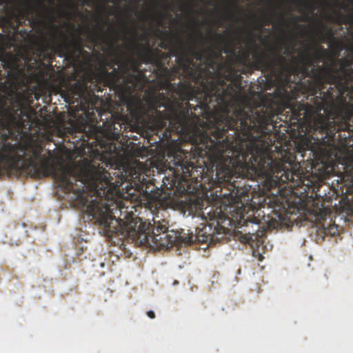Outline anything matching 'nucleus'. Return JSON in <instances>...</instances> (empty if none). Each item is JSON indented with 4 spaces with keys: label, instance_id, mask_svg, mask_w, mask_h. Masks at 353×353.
I'll return each instance as SVG.
<instances>
[{
    "label": "nucleus",
    "instance_id": "26",
    "mask_svg": "<svg viewBox=\"0 0 353 353\" xmlns=\"http://www.w3.org/2000/svg\"><path fill=\"white\" fill-rule=\"evenodd\" d=\"M44 57H45V58H46V59H51V57H52V54H51L50 53L47 52V53L45 54Z\"/></svg>",
    "mask_w": 353,
    "mask_h": 353
},
{
    "label": "nucleus",
    "instance_id": "9",
    "mask_svg": "<svg viewBox=\"0 0 353 353\" xmlns=\"http://www.w3.org/2000/svg\"><path fill=\"white\" fill-rule=\"evenodd\" d=\"M52 37L54 42V50L60 57L74 61L83 52L81 39L79 37L72 34L70 41L65 38L59 43H55L56 36L54 34Z\"/></svg>",
    "mask_w": 353,
    "mask_h": 353
},
{
    "label": "nucleus",
    "instance_id": "31",
    "mask_svg": "<svg viewBox=\"0 0 353 353\" xmlns=\"http://www.w3.org/2000/svg\"><path fill=\"white\" fill-rule=\"evenodd\" d=\"M178 283H179V282H178L177 281H174V283H173V284H174V285H177Z\"/></svg>",
    "mask_w": 353,
    "mask_h": 353
},
{
    "label": "nucleus",
    "instance_id": "20",
    "mask_svg": "<svg viewBox=\"0 0 353 353\" xmlns=\"http://www.w3.org/2000/svg\"><path fill=\"white\" fill-rule=\"evenodd\" d=\"M159 47L165 50H167L168 48V45L164 41H162L159 43Z\"/></svg>",
    "mask_w": 353,
    "mask_h": 353
},
{
    "label": "nucleus",
    "instance_id": "16",
    "mask_svg": "<svg viewBox=\"0 0 353 353\" xmlns=\"http://www.w3.org/2000/svg\"><path fill=\"white\" fill-rule=\"evenodd\" d=\"M325 232L329 233L332 236H335L339 233L338 226H336L335 224L330 225L325 228Z\"/></svg>",
    "mask_w": 353,
    "mask_h": 353
},
{
    "label": "nucleus",
    "instance_id": "21",
    "mask_svg": "<svg viewBox=\"0 0 353 353\" xmlns=\"http://www.w3.org/2000/svg\"><path fill=\"white\" fill-rule=\"evenodd\" d=\"M347 21L343 22V23H347L349 21L353 22V14H350L347 17Z\"/></svg>",
    "mask_w": 353,
    "mask_h": 353
},
{
    "label": "nucleus",
    "instance_id": "5",
    "mask_svg": "<svg viewBox=\"0 0 353 353\" xmlns=\"http://www.w3.org/2000/svg\"><path fill=\"white\" fill-rule=\"evenodd\" d=\"M313 104L308 103L300 104L299 114L293 112V115L301 117L303 115L310 127L320 132L330 133L332 135L336 132L350 130V123L353 122V106L343 105L339 107L332 117L327 114V99L324 97H314Z\"/></svg>",
    "mask_w": 353,
    "mask_h": 353
},
{
    "label": "nucleus",
    "instance_id": "10",
    "mask_svg": "<svg viewBox=\"0 0 353 353\" xmlns=\"http://www.w3.org/2000/svg\"><path fill=\"white\" fill-rule=\"evenodd\" d=\"M98 30L94 31L90 36V40L94 45L104 43L106 39V34L103 30V27L97 24Z\"/></svg>",
    "mask_w": 353,
    "mask_h": 353
},
{
    "label": "nucleus",
    "instance_id": "11",
    "mask_svg": "<svg viewBox=\"0 0 353 353\" xmlns=\"http://www.w3.org/2000/svg\"><path fill=\"white\" fill-rule=\"evenodd\" d=\"M275 14H268L265 15L263 19H259L258 17H254V21L256 22V25L254 26L255 30H261L264 26L270 25Z\"/></svg>",
    "mask_w": 353,
    "mask_h": 353
},
{
    "label": "nucleus",
    "instance_id": "14",
    "mask_svg": "<svg viewBox=\"0 0 353 353\" xmlns=\"http://www.w3.org/2000/svg\"><path fill=\"white\" fill-rule=\"evenodd\" d=\"M294 3H296L297 10L299 12H303V8L310 9L311 11H314L316 9L315 5L312 1L305 2L303 0H296Z\"/></svg>",
    "mask_w": 353,
    "mask_h": 353
},
{
    "label": "nucleus",
    "instance_id": "6",
    "mask_svg": "<svg viewBox=\"0 0 353 353\" xmlns=\"http://www.w3.org/2000/svg\"><path fill=\"white\" fill-rule=\"evenodd\" d=\"M312 46L307 44L304 51L300 52L299 74L303 77H310L313 79L321 90L323 88V83L334 85L339 92L342 94L348 90V79L346 73L342 74L336 67V62L334 61L330 67L319 65L326 55V51L323 47L311 52Z\"/></svg>",
    "mask_w": 353,
    "mask_h": 353
},
{
    "label": "nucleus",
    "instance_id": "29",
    "mask_svg": "<svg viewBox=\"0 0 353 353\" xmlns=\"http://www.w3.org/2000/svg\"><path fill=\"white\" fill-rule=\"evenodd\" d=\"M352 168L350 169V172L353 174V159H352Z\"/></svg>",
    "mask_w": 353,
    "mask_h": 353
},
{
    "label": "nucleus",
    "instance_id": "37",
    "mask_svg": "<svg viewBox=\"0 0 353 353\" xmlns=\"http://www.w3.org/2000/svg\"><path fill=\"white\" fill-rule=\"evenodd\" d=\"M65 101L68 103H70L69 100H68V99H65Z\"/></svg>",
    "mask_w": 353,
    "mask_h": 353
},
{
    "label": "nucleus",
    "instance_id": "12",
    "mask_svg": "<svg viewBox=\"0 0 353 353\" xmlns=\"http://www.w3.org/2000/svg\"><path fill=\"white\" fill-rule=\"evenodd\" d=\"M350 65H353V46L350 48V59H343V63H341L340 68H338L339 70V71L342 74L346 73V75H347V79H348V83H350V77L349 74L347 72V68Z\"/></svg>",
    "mask_w": 353,
    "mask_h": 353
},
{
    "label": "nucleus",
    "instance_id": "34",
    "mask_svg": "<svg viewBox=\"0 0 353 353\" xmlns=\"http://www.w3.org/2000/svg\"><path fill=\"white\" fill-rule=\"evenodd\" d=\"M162 23H163V22H162V20H161V19H160V20H159V23H160V24H162Z\"/></svg>",
    "mask_w": 353,
    "mask_h": 353
},
{
    "label": "nucleus",
    "instance_id": "7",
    "mask_svg": "<svg viewBox=\"0 0 353 353\" xmlns=\"http://www.w3.org/2000/svg\"><path fill=\"white\" fill-rule=\"evenodd\" d=\"M294 46L285 49L281 54V49L270 48L268 53H255V65L257 69L268 71L272 75L299 74L300 70V55L295 57Z\"/></svg>",
    "mask_w": 353,
    "mask_h": 353
},
{
    "label": "nucleus",
    "instance_id": "33",
    "mask_svg": "<svg viewBox=\"0 0 353 353\" xmlns=\"http://www.w3.org/2000/svg\"><path fill=\"white\" fill-rule=\"evenodd\" d=\"M109 1L111 2V3H114L115 1L114 0H110Z\"/></svg>",
    "mask_w": 353,
    "mask_h": 353
},
{
    "label": "nucleus",
    "instance_id": "19",
    "mask_svg": "<svg viewBox=\"0 0 353 353\" xmlns=\"http://www.w3.org/2000/svg\"><path fill=\"white\" fill-rule=\"evenodd\" d=\"M285 24V16H284L283 14H280V20H279V22L278 25H279L280 27H282V26H283Z\"/></svg>",
    "mask_w": 353,
    "mask_h": 353
},
{
    "label": "nucleus",
    "instance_id": "30",
    "mask_svg": "<svg viewBox=\"0 0 353 353\" xmlns=\"http://www.w3.org/2000/svg\"><path fill=\"white\" fill-rule=\"evenodd\" d=\"M49 3H50V4H53V3H54V0H50V1H49Z\"/></svg>",
    "mask_w": 353,
    "mask_h": 353
},
{
    "label": "nucleus",
    "instance_id": "36",
    "mask_svg": "<svg viewBox=\"0 0 353 353\" xmlns=\"http://www.w3.org/2000/svg\"><path fill=\"white\" fill-rule=\"evenodd\" d=\"M316 94V90H314V93L312 95H314Z\"/></svg>",
    "mask_w": 353,
    "mask_h": 353
},
{
    "label": "nucleus",
    "instance_id": "17",
    "mask_svg": "<svg viewBox=\"0 0 353 353\" xmlns=\"http://www.w3.org/2000/svg\"><path fill=\"white\" fill-rule=\"evenodd\" d=\"M249 59L248 53H242L241 54L236 55V61L239 62L240 64H244Z\"/></svg>",
    "mask_w": 353,
    "mask_h": 353
},
{
    "label": "nucleus",
    "instance_id": "1",
    "mask_svg": "<svg viewBox=\"0 0 353 353\" xmlns=\"http://www.w3.org/2000/svg\"><path fill=\"white\" fill-rule=\"evenodd\" d=\"M202 44L209 43L205 49L198 50L195 45L181 41V54L176 59L178 69L183 78L178 83H171L168 88L171 98L163 93L145 101L133 94L139 83L138 75L132 73L128 63L120 65L114 60L115 68L106 61L100 72L105 85L128 93L125 99L127 110L132 118L140 119L149 113L154 114V123L157 130H162L168 124L163 137L170 139V132L188 134L191 132L192 117H199L192 110L199 109V116L206 119L213 117L215 121L212 131L214 139L203 137L198 145L200 157L206 156L215 168V174L204 175L205 168L195 165V154L179 149L173 153L174 172L183 181L189 178L208 182L206 189L220 188L216 195H239V186L234 179L241 176L255 174L264 179L265 185L273 188L292 182L299 186L302 183V172L299 169L287 168L283 159H274L270 145L266 140L271 132L277 110L272 104L265 102L256 106L245 103L242 93V77L236 72L222 77L219 70L215 72V58L221 56V50L226 54L236 55L235 50L228 48L223 34L212 32L204 40L201 32L196 34Z\"/></svg>",
    "mask_w": 353,
    "mask_h": 353
},
{
    "label": "nucleus",
    "instance_id": "4",
    "mask_svg": "<svg viewBox=\"0 0 353 353\" xmlns=\"http://www.w3.org/2000/svg\"><path fill=\"white\" fill-rule=\"evenodd\" d=\"M247 206L242 204L239 207L232 205H225L223 210L219 209V212H214L215 218L211 219V223L203 225L200 228L196 229V234L185 233L184 236H193L192 240L190 243H184L185 245H190L194 241L200 243H207L208 245L216 244L224 239L225 235L230 232L232 227L241 228H248L249 224H252V227L255 226L256 228L252 230L244 229L246 236L247 242H250L256 239L259 231V220L254 216H247L245 214Z\"/></svg>",
    "mask_w": 353,
    "mask_h": 353
},
{
    "label": "nucleus",
    "instance_id": "24",
    "mask_svg": "<svg viewBox=\"0 0 353 353\" xmlns=\"http://www.w3.org/2000/svg\"><path fill=\"white\" fill-rule=\"evenodd\" d=\"M248 208H251V210H252V212L253 213H254L255 211H257V209H256V206H252V205H250V206H249V207H248Z\"/></svg>",
    "mask_w": 353,
    "mask_h": 353
},
{
    "label": "nucleus",
    "instance_id": "18",
    "mask_svg": "<svg viewBox=\"0 0 353 353\" xmlns=\"http://www.w3.org/2000/svg\"><path fill=\"white\" fill-rule=\"evenodd\" d=\"M291 19L293 21V23H296L299 21H306L307 18L306 17H300V16H291Z\"/></svg>",
    "mask_w": 353,
    "mask_h": 353
},
{
    "label": "nucleus",
    "instance_id": "23",
    "mask_svg": "<svg viewBox=\"0 0 353 353\" xmlns=\"http://www.w3.org/2000/svg\"><path fill=\"white\" fill-rule=\"evenodd\" d=\"M128 184H127L125 188L126 189V192L128 193L129 194H132V193H131L130 191L132 189V188H128Z\"/></svg>",
    "mask_w": 353,
    "mask_h": 353
},
{
    "label": "nucleus",
    "instance_id": "15",
    "mask_svg": "<svg viewBox=\"0 0 353 353\" xmlns=\"http://www.w3.org/2000/svg\"><path fill=\"white\" fill-rule=\"evenodd\" d=\"M15 2L23 7L25 8L24 14H29L31 11L34 10V6L32 3V0H14Z\"/></svg>",
    "mask_w": 353,
    "mask_h": 353
},
{
    "label": "nucleus",
    "instance_id": "28",
    "mask_svg": "<svg viewBox=\"0 0 353 353\" xmlns=\"http://www.w3.org/2000/svg\"><path fill=\"white\" fill-rule=\"evenodd\" d=\"M159 32H160V33L162 34V35H165L167 33L165 32H162V31H160V30H158Z\"/></svg>",
    "mask_w": 353,
    "mask_h": 353
},
{
    "label": "nucleus",
    "instance_id": "25",
    "mask_svg": "<svg viewBox=\"0 0 353 353\" xmlns=\"http://www.w3.org/2000/svg\"><path fill=\"white\" fill-rule=\"evenodd\" d=\"M133 64L134 65V69L135 70H137L139 68V67L140 66V64L139 63H137V62L135 61H133Z\"/></svg>",
    "mask_w": 353,
    "mask_h": 353
},
{
    "label": "nucleus",
    "instance_id": "22",
    "mask_svg": "<svg viewBox=\"0 0 353 353\" xmlns=\"http://www.w3.org/2000/svg\"><path fill=\"white\" fill-rule=\"evenodd\" d=\"M10 2V0H0V6L7 4Z\"/></svg>",
    "mask_w": 353,
    "mask_h": 353
},
{
    "label": "nucleus",
    "instance_id": "8",
    "mask_svg": "<svg viewBox=\"0 0 353 353\" xmlns=\"http://www.w3.org/2000/svg\"><path fill=\"white\" fill-rule=\"evenodd\" d=\"M132 46L135 48H139L138 57L141 61L146 64L150 63L154 65L159 70H161L165 76L168 77L170 75V71L165 66L164 61L170 59L171 57L178 58L181 54V43L179 46L172 45L168 52H162L158 48L153 49L148 43L145 46L140 44L136 40L133 41Z\"/></svg>",
    "mask_w": 353,
    "mask_h": 353
},
{
    "label": "nucleus",
    "instance_id": "40",
    "mask_svg": "<svg viewBox=\"0 0 353 353\" xmlns=\"http://www.w3.org/2000/svg\"><path fill=\"white\" fill-rule=\"evenodd\" d=\"M134 33L137 34V31L135 30H134Z\"/></svg>",
    "mask_w": 353,
    "mask_h": 353
},
{
    "label": "nucleus",
    "instance_id": "13",
    "mask_svg": "<svg viewBox=\"0 0 353 353\" xmlns=\"http://www.w3.org/2000/svg\"><path fill=\"white\" fill-rule=\"evenodd\" d=\"M36 5L43 10L44 13L43 17L45 18H48L51 21H53V10L52 8H49L43 1L41 0H35Z\"/></svg>",
    "mask_w": 353,
    "mask_h": 353
},
{
    "label": "nucleus",
    "instance_id": "38",
    "mask_svg": "<svg viewBox=\"0 0 353 353\" xmlns=\"http://www.w3.org/2000/svg\"><path fill=\"white\" fill-rule=\"evenodd\" d=\"M137 189H139V187H137V188H134V190H137Z\"/></svg>",
    "mask_w": 353,
    "mask_h": 353
},
{
    "label": "nucleus",
    "instance_id": "2",
    "mask_svg": "<svg viewBox=\"0 0 353 353\" xmlns=\"http://www.w3.org/2000/svg\"><path fill=\"white\" fill-rule=\"evenodd\" d=\"M44 159L40 165L43 176H52L59 186L74 194V199L92 219L103 227L105 234L128 237L142 245L161 250L169 245L190 243L193 236H185L184 230H168L165 220L157 225L141 222L138 227L129 223L132 211H128L122 201L124 192L121 186L132 181L135 170L126 164L105 163L114 172H110L99 163L87 158L72 165L50 163Z\"/></svg>",
    "mask_w": 353,
    "mask_h": 353
},
{
    "label": "nucleus",
    "instance_id": "41",
    "mask_svg": "<svg viewBox=\"0 0 353 353\" xmlns=\"http://www.w3.org/2000/svg\"><path fill=\"white\" fill-rule=\"evenodd\" d=\"M70 2H71L72 0H68Z\"/></svg>",
    "mask_w": 353,
    "mask_h": 353
},
{
    "label": "nucleus",
    "instance_id": "35",
    "mask_svg": "<svg viewBox=\"0 0 353 353\" xmlns=\"http://www.w3.org/2000/svg\"><path fill=\"white\" fill-rule=\"evenodd\" d=\"M351 3H353V0H348Z\"/></svg>",
    "mask_w": 353,
    "mask_h": 353
},
{
    "label": "nucleus",
    "instance_id": "39",
    "mask_svg": "<svg viewBox=\"0 0 353 353\" xmlns=\"http://www.w3.org/2000/svg\"><path fill=\"white\" fill-rule=\"evenodd\" d=\"M137 189H139V187H137V188H134V190H137Z\"/></svg>",
    "mask_w": 353,
    "mask_h": 353
},
{
    "label": "nucleus",
    "instance_id": "27",
    "mask_svg": "<svg viewBox=\"0 0 353 353\" xmlns=\"http://www.w3.org/2000/svg\"><path fill=\"white\" fill-rule=\"evenodd\" d=\"M83 5L87 4L88 0H79Z\"/></svg>",
    "mask_w": 353,
    "mask_h": 353
},
{
    "label": "nucleus",
    "instance_id": "3",
    "mask_svg": "<svg viewBox=\"0 0 353 353\" xmlns=\"http://www.w3.org/2000/svg\"><path fill=\"white\" fill-rule=\"evenodd\" d=\"M35 77L28 75L19 67L12 55H0V87L8 96H13L7 105L0 97V130L3 144L0 150V176L11 172H28L36 177L40 173L44 159L54 162L50 150L42 154V142L26 135L32 127V109L24 105L27 97L19 90L28 91Z\"/></svg>",
    "mask_w": 353,
    "mask_h": 353
},
{
    "label": "nucleus",
    "instance_id": "32",
    "mask_svg": "<svg viewBox=\"0 0 353 353\" xmlns=\"http://www.w3.org/2000/svg\"><path fill=\"white\" fill-rule=\"evenodd\" d=\"M234 19L235 21H237L239 19L237 17H234Z\"/></svg>",
    "mask_w": 353,
    "mask_h": 353
}]
</instances>
